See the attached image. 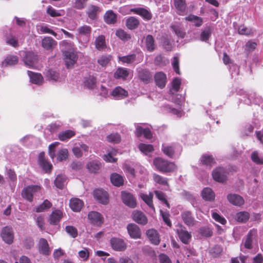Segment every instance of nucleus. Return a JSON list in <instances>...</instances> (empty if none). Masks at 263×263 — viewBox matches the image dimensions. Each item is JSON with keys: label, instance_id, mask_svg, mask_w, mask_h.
<instances>
[{"label": "nucleus", "instance_id": "f03ea898", "mask_svg": "<svg viewBox=\"0 0 263 263\" xmlns=\"http://www.w3.org/2000/svg\"><path fill=\"white\" fill-rule=\"evenodd\" d=\"M153 164L157 170L162 173L172 172L177 169L174 163L159 157L154 159Z\"/></svg>", "mask_w": 263, "mask_h": 263}, {"label": "nucleus", "instance_id": "72a5a7b5", "mask_svg": "<svg viewBox=\"0 0 263 263\" xmlns=\"http://www.w3.org/2000/svg\"><path fill=\"white\" fill-rule=\"evenodd\" d=\"M67 183V178L64 175L60 174L57 176L55 180L54 184L57 187L62 189Z\"/></svg>", "mask_w": 263, "mask_h": 263}, {"label": "nucleus", "instance_id": "6ab92c4d", "mask_svg": "<svg viewBox=\"0 0 263 263\" xmlns=\"http://www.w3.org/2000/svg\"><path fill=\"white\" fill-rule=\"evenodd\" d=\"M130 11L141 16L144 19L146 20H150L152 17L151 13L147 9L143 8H132L130 9Z\"/></svg>", "mask_w": 263, "mask_h": 263}, {"label": "nucleus", "instance_id": "9d476101", "mask_svg": "<svg viewBox=\"0 0 263 263\" xmlns=\"http://www.w3.org/2000/svg\"><path fill=\"white\" fill-rule=\"evenodd\" d=\"M126 229L130 237L133 239L140 238L141 233L139 227L135 223H129Z\"/></svg>", "mask_w": 263, "mask_h": 263}, {"label": "nucleus", "instance_id": "680f3d73", "mask_svg": "<svg viewBox=\"0 0 263 263\" xmlns=\"http://www.w3.org/2000/svg\"><path fill=\"white\" fill-rule=\"evenodd\" d=\"M153 179L155 182H156L157 183L162 185L167 184V180L166 178H164L156 174H154Z\"/></svg>", "mask_w": 263, "mask_h": 263}, {"label": "nucleus", "instance_id": "37998d69", "mask_svg": "<svg viewBox=\"0 0 263 263\" xmlns=\"http://www.w3.org/2000/svg\"><path fill=\"white\" fill-rule=\"evenodd\" d=\"M185 20L193 23L196 27H200L203 24L202 18L194 15H190L185 17Z\"/></svg>", "mask_w": 263, "mask_h": 263}, {"label": "nucleus", "instance_id": "3c124183", "mask_svg": "<svg viewBox=\"0 0 263 263\" xmlns=\"http://www.w3.org/2000/svg\"><path fill=\"white\" fill-rule=\"evenodd\" d=\"M37 29L43 33H49L56 37L57 39H60L61 37H57V34L54 31L49 28L47 25H42L39 26Z\"/></svg>", "mask_w": 263, "mask_h": 263}, {"label": "nucleus", "instance_id": "7ed1b4c3", "mask_svg": "<svg viewBox=\"0 0 263 263\" xmlns=\"http://www.w3.org/2000/svg\"><path fill=\"white\" fill-rule=\"evenodd\" d=\"M91 31V27L86 25L80 26L77 29V37L79 42L83 43L84 48L87 46V44L90 40Z\"/></svg>", "mask_w": 263, "mask_h": 263}, {"label": "nucleus", "instance_id": "412c9836", "mask_svg": "<svg viewBox=\"0 0 263 263\" xmlns=\"http://www.w3.org/2000/svg\"><path fill=\"white\" fill-rule=\"evenodd\" d=\"M28 75L30 78V81L33 84L40 85L43 82V78L41 74L28 70Z\"/></svg>", "mask_w": 263, "mask_h": 263}, {"label": "nucleus", "instance_id": "2eb2a0df", "mask_svg": "<svg viewBox=\"0 0 263 263\" xmlns=\"http://www.w3.org/2000/svg\"><path fill=\"white\" fill-rule=\"evenodd\" d=\"M110 95L116 100L123 99L128 96V92L120 86L116 87L112 91Z\"/></svg>", "mask_w": 263, "mask_h": 263}, {"label": "nucleus", "instance_id": "0eeeda50", "mask_svg": "<svg viewBox=\"0 0 263 263\" xmlns=\"http://www.w3.org/2000/svg\"><path fill=\"white\" fill-rule=\"evenodd\" d=\"M176 232L180 240L185 244L188 243L192 237V234L189 232L182 225H180L176 229Z\"/></svg>", "mask_w": 263, "mask_h": 263}, {"label": "nucleus", "instance_id": "a211bd4d", "mask_svg": "<svg viewBox=\"0 0 263 263\" xmlns=\"http://www.w3.org/2000/svg\"><path fill=\"white\" fill-rule=\"evenodd\" d=\"M132 215L133 220L137 223L142 225H145L147 223V219L142 212L134 211Z\"/></svg>", "mask_w": 263, "mask_h": 263}, {"label": "nucleus", "instance_id": "c03bdc74", "mask_svg": "<svg viewBox=\"0 0 263 263\" xmlns=\"http://www.w3.org/2000/svg\"><path fill=\"white\" fill-rule=\"evenodd\" d=\"M145 45L147 50L150 52L154 50L155 48V41L152 35H148L145 38Z\"/></svg>", "mask_w": 263, "mask_h": 263}, {"label": "nucleus", "instance_id": "473e14b6", "mask_svg": "<svg viewBox=\"0 0 263 263\" xmlns=\"http://www.w3.org/2000/svg\"><path fill=\"white\" fill-rule=\"evenodd\" d=\"M104 19L107 24H114L117 21V15L112 10H108L104 14Z\"/></svg>", "mask_w": 263, "mask_h": 263}, {"label": "nucleus", "instance_id": "2f4dec72", "mask_svg": "<svg viewBox=\"0 0 263 263\" xmlns=\"http://www.w3.org/2000/svg\"><path fill=\"white\" fill-rule=\"evenodd\" d=\"M128 74L129 72L126 68L120 67L115 72L114 77L116 79L126 80Z\"/></svg>", "mask_w": 263, "mask_h": 263}, {"label": "nucleus", "instance_id": "dca6fc26", "mask_svg": "<svg viewBox=\"0 0 263 263\" xmlns=\"http://www.w3.org/2000/svg\"><path fill=\"white\" fill-rule=\"evenodd\" d=\"M89 149V147L84 143L76 144L72 148V152L74 155L77 157L80 158L82 157L83 152H87Z\"/></svg>", "mask_w": 263, "mask_h": 263}, {"label": "nucleus", "instance_id": "c9c22d12", "mask_svg": "<svg viewBox=\"0 0 263 263\" xmlns=\"http://www.w3.org/2000/svg\"><path fill=\"white\" fill-rule=\"evenodd\" d=\"M212 28L210 26L205 27L200 35V40L206 42L210 37L212 34Z\"/></svg>", "mask_w": 263, "mask_h": 263}, {"label": "nucleus", "instance_id": "de8ad7c7", "mask_svg": "<svg viewBox=\"0 0 263 263\" xmlns=\"http://www.w3.org/2000/svg\"><path fill=\"white\" fill-rule=\"evenodd\" d=\"M139 24V21L135 17H130L126 21V25L129 29H134L137 28Z\"/></svg>", "mask_w": 263, "mask_h": 263}, {"label": "nucleus", "instance_id": "5701e85b", "mask_svg": "<svg viewBox=\"0 0 263 263\" xmlns=\"http://www.w3.org/2000/svg\"><path fill=\"white\" fill-rule=\"evenodd\" d=\"M43 47L47 50L54 48L57 45V42L51 37L46 36L43 38L42 41Z\"/></svg>", "mask_w": 263, "mask_h": 263}, {"label": "nucleus", "instance_id": "ea45409f", "mask_svg": "<svg viewBox=\"0 0 263 263\" xmlns=\"http://www.w3.org/2000/svg\"><path fill=\"white\" fill-rule=\"evenodd\" d=\"M110 181L115 186H120L123 184L124 180L122 176L114 173L110 176Z\"/></svg>", "mask_w": 263, "mask_h": 263}, {"label": "nucleus", "instance_id": "20e7f679", "mask_svg": "<svg viewBox=\"0 0 263 263\" xmlns=\"http://www.w3.org/2000/svg\"><path fill=\"white\" fill-rule=\"evenodd\" d=\"M23 61L25 65L29 68H36L38 62V58L37 55L33 52H24Z\"/></svg>", "mask_w": 263, "mask_h": 263}, {"label": "nucleus", "instance_id": "f3484780", "mask_svg": "<svg viewBox=\"0 0 263 263\" xmlns=\"http://www.w3.org/2000/svg\"><path fill=\"white\" fill-rule=\"evenodd\" d=\"M228 201L232 204L240 206L245 202L243 198L239 195L236 194H230L227 196Z\"/></svg>", "mask_w": 263, "mask_h": 263}, {"label": "nucleus", "instance_id": "69168bd1", "mask_svg": "<svg viewBox=\"0 0 263 263\" xmlns=\"http://www.w3.org/2000/svg\"><path fill=\"white\" fill-rule=\"evenodd\" d=\"M66 232L72 237L75 238L78 235V231L76 228L73 226H66L65 228Z\"/></svg>", "mask_w": 263, "mask_h": 263}, {"label": "nucleus", "instance_id": "cd10ccee", "mask_svg": "<svg viewBox=\"0 0 263 263\" xmlns=\"http://www.w3.org/2000/svg\"><path fill=\"white\" fill-rule=\"evenodd\" d=\"M256 235L257 231L256 230L252 229L249 232L244 243V246L246 248L248 249L252 248V241L255 238Z\"/></svg>", "mask_w": 263, "mask_h": 263}, {"label": "nucleus", "instance_id": "7c9ffc66", "mask_svg": "<svg viewBox=\"0 0 263 263\" xmlns=\"http://www.w3.org/2000/svg\"><path fill=\"white\" fill-rule=\"evenodd\" d=\"M99 11L100 9L98 7L95 5H90L87 9L86 14L89 18L95 20L97 18Z\"/></svg>", "mask_w": 263, "mask_h": 263}, {"label": "nucleus", "instance_id": "13d9d810", "mask_svg": "<svg viewBox=\"0 0 263 263\" xmlns=\"http://www.w3.org/2000/svg\"><path fill=\"white\" fill-rule=\"evenodd\" d=\"M111 55H102L98 60V63L102 67H105L111 60Z\"/></svg>", "mask_w": 263, "mask_h": 263}, {"label": "nucleus", "instance_id": "bf43d9fd", "mask_svg": "<svg viewBox=\"0 0 263 263\" xmlns=\"http://www.w3.org/2000/svg\"><path fill=\"white\" fill-rule=\"evenodd\" d=\"M78 254L79 257L82 259V260L86 261L88 260L89 256V249L86 248H83L82 250L79 251Z\"/></svg>", "mask_w": 263, "mask_h": 263}, {"label": "nucleus", "instance_id": "79ce46f5", "mask_svg": "<svg viewBox=\"0 0 263 263\" xmlns=\"http://www.w3.org/2000/svg\"><path fill=\"white\" fill-rule=\"evenodd\" d=\"M74 135L75 133L74 131L71 130H67L60 133L59 134L58 137L61 141H67Z\"/></svg>", "mask_w": 263, "mask_h": 263}, {"label": "nucleus", "instance_id": "f704fd0d", "mask_svg": "<svg viewBox=\"0 0 263 263\" xmlns=\"http://www.w3.org/2000/svg\"><path fill=\"white\" fill-rule=\"evenodd\" d=\"M173 3L179 14H181L185 12L186 7L185 0H173Z\"/></svg>", "mask_w": 263, "mask_h": 263}, {"label": "nucleus", "instance_id": "a18cd8bd", "mask_svg": "<svg viewBox=\"0 0 263 263\" xmlns=\"http://www.w3.org/2000/svg\"><path fill=\"white\" fill-rule=\"evenodd\" d=\"M47 13L51 17H57L64 15L65 11L63 10H57L51 6H49L47 9Z\"/></svg>", "mask_w": 263, "mask_h": 263}, {"label": "nucleus", "instance_id": "e433bc0d", "mask_svg": "<svg viewBox=\"0 0 263 263\" xmlns=\"http://www.w3.org/2000/svg\"><path fill=\"white\" fill-rule=\"evenodd\" d=\"M202 197L205 200L208 201H212L215 198V194L211 189L209 187H205L203 189L202 191Z\"/></svg>", "mask_w": 263, "mask_h": 263}, {"label": "nucleus", "instance_id": "b1692460", "mask_svg": "<svg viewBox=\"0 0 263 263\" xmlns=\"http://www.w3.org/2000/svg\"><path fill=\"white\" fill-rule=\"evenodd\" d=\"M146 235L150 241L154 245H157L160 242V237L157 231L154 229L147 231Z\"/></svg>", "mask_w": 263, "mask_h": 263}, {"label": "nucleus", "instance_id": "6e6552de", "mask_svg": "<svg viewBox=\"0 0 263 263\" xmlns=\"http://www.w3.org/2000/svg\"><path fill=\"white\" fill-rule=\"evenodd\" d=\"M110 243L112 249L117 251H123L127 248L125 241L119 238L113 237L111 238Z\"/></svg>", "mask_w": 263, "mask_h": 263}, {"label": "nucleus", "instance_id": "4be33fe9", "mask_svg": "<svg viewBox=\"0 0 263 263\" xmlns=\"http://www.w3.org/2000/svg\"><path fill=\"white\" fill-rule=\"evenodd\" d=\"M39 250L40 253L44 255H48L51 251L46 239L41 238L39 243Z\"/></svg>", "mask_w": 263, "mask_h": 263}, {"label": "nucleus", "instance_id": "1a4fd4ad", "mask_svg": "<svg viewBox=\"0 0 263 263\" xmlns=\"http://www.w3.org/2000/svg\"><path fill=\"white\" fill-rule=\"evenodd\" d=\"M1 237L3 240L8 244L13 242L14 236L12 228L9 227H4L1 232Z\"/></svg>", "mask_w": 263, "mask_h": 263}, {"label": "nucleus", "instance_id": "f8f14e48", "mask_svg": "<svg viewBox=\"0 0 263 263\" xmlns=\"http://www.w3.org/2000/svg\"><path fill=\"white\" fill-rule=\"evenodd\" d=\"M162 151L163 153L169 157H173L175 155L180 154L181 148L180 146H164L163 145Z\"/></svg>", "mask_w": 263, "mask_h": 263}, {"label": "nucleus", "instance_id": "5fc2aeb1", "mask_svg": "<svg viewBox=\"0 0 263 263\" xmlns=\"http://www.w3.org/2000/svg\"><path fill=\"white\" fill-rule=\"evenodd\" d=\"M119 60L120 61L127 64H130L133 63L136 60V55L135 54L128 55L123 57H119Z\"/></svg>", "mask_w": 263, "mask_h": 263}, {"label": "nucleus", "instance_id": "052dcab7", "mask_svg": "<svg viewBox=\"0 0 263 263\" xmlns=\"http://www.w3.org/2000/svg\"><path fill=\"white\" fill-rule=\"evenodd\" d=\"M238 32L240 35H249L253 33V30L250 28L241 25L239 27Z\"/></svg>", "mask_w": 263, "mask_h": 263}, {"label": "nucleus", "instance_id": "603ef678", "mask_svg": "<svg viewBox=\"0 0 263 263\" xmlns=\"http://www.w3.org/2000/svg\"><path fill=\"white\" fill-rule=\"evenodd\" d=\"M52 204L48 200H45L43 202L36 208L35 211L37 213L44 212L51 208Z\"/></svg>", "mask_w": 263, "mask_h": 263}, {"label": "nucleus", "instance_id": "4c0bfd02", "mask_svg": "<svg viewBox=\"0 0 263 263\" xmlns=\"http://www.w3.org/2000/svg\"><path fill=\"white\" fill-rule=\"evenodd\" d=\"M96 78L93 76H89L84 79V84L88 88L92 89L96 85Z\"/></svg>", "mask_w": 263, "mask_h": 263}, {"label": "nucleus", "instance_id": "e2e57ef3", "mask_svg": "<svg viewBox=\"0 0 263 263\" xmlns=\"http://www.w3.org/2000/svg\"><path fill=\"white\" fill-rule=\"evenodd\" d=\"M106 139L109 142L118 143L120 142L121 138L118 134L113 133L107 136Z\"/></svg>", "mask_w": 263, "mask_h": 263}, {"label": "nucleus", "instance_id": "a19ab883", "mask_svg": "<svg viewBox=\"0 0 263 263\" xmlns=\"http://www.w3.org/2000/svg\"><path fill=\"white\" fill-rule=\"evenodd\" d=\"M17 62L18 58L16 56L10 55L5 58L2 65V66H12L17 64Z\"/></svg>", "mask_w": 263, "mask_h": 263}, {"label": "nucleus", "instance_id": "bb28decb", "mask_svg": "<svg viewBox=\"0 0 263 263\" xmlns=\"http://www.w3.org/2000/svg\"><path fill=\"white\" fill-rule=\"evenodd\" d=\"M83 205V201L77 198H72L69 202V206L74 212L80 211Z\"/></svg>", "mask_w": 263, "mask_h": 263}, {"label": "nucleus", "instance_id": "423d86ee", "mask_svg": "<svg viewBox=\"0 0 263 263\" xmlns=\"http://www.w3.org/2000/svg\"><path fill=\"white\" fill-rule=\"evenodd\" d=\"M227 171L222 167H218L213 170L212 176L213 179L219 182H223L227 180Z\"/></svg>", "mask_w": 263, "mask_h": 263}, {"label": "nucleus", "instance_id": "8fccbe9b", "mask_svg": "<svg viewBox=\"0 0 263 263\" xmlns=\"http://www.w3.org/2000/svg\"><path fill=\"white\" fill-rule=\"evenodd\" d=\"M96 48L99 50L103 49L105 47V37L100 35L97 37L95 41Z\"/></svg>", "mask_w": 263, "mask_h": 263}, {"label": "nucleus", "instance_id": "58836bf2", "mask_svg": "<svg viewBox=\"0 0 263 263\" xmlns=\"http://www.w3.org/2000/svg\"><path fill=\"white\" fill-rule=\"evenodd\" d=\"M140 197L149 208H152L153 210H154V207L152 201L153 195L152 193H149L148 195L143 193H140Z\"/></svg>", "mask_w": 263, "mask_h": 263}, {"label": "nucleus", "instance_id": "c85d7f7f", "mask_svg": "<svg viewBox=\"0 0 263 263\" xmlns=\"http://www.w3.org/2000/svg\"><path fill=\"white\" fill-rule=\"evenodd\" d=\"M63 216V214L60 210L53 211L50 215L49 222L52 224H57Z\"/></svg>", "mask_w": 263, "mask_h": 263}, {"label": "nucleus", "instance_id": "4d7b16f0", "mask_svg": "<svg viewBox=\"0 0 263 263\" xmlns=\"http://www.w3.org/2000/svg\"><path fill=\"white\" fill-rule=\"evenodd\" d=\"M68 156V151L66 148H62L60 149L57 153V159L62 161L66 160Z\"/></svg>", "mask_w": 263, "mask_h": 263}, {"label": "nucleus", "instance_id": "39448f33", "mask_svg": "<svg viewBox=\"0 0 263 263\" xmlns=\"http://www.w3.org/2000/svg\"><path fill=\"white\" fill-rule=\"evenodd\" d=\"M41 187L38 185H30L24 189L22 191V196L28 201L31 202L33 200V195L40 191Z\"/></svg>", "mask_w": 263, "mask_h": 263}, {"label": "nucleus", "instance_id": "774afa93", "mask_svg": "<svg viewBox=\"0 0 263 263\" xmlns=\"http://www.w3.org/2000/svg\"><path fill=\"white\" fill-rule=\"evenodd\" d=\"M172 28L178 37L183 38L185 36V32L180 27L177 26H172Z\"/></svg>", "mask_w": 263, "mask_h": 263}, {"label": "nucleus", "instance_id": "864d4df0", "mask_svg": "<svg viewBox=\"0 0 263 263\" xmlns=\"http://www.w3.org/2000/svg\"><path fill=\"white\" fill-rule=\"evenodd\" d=\"M139 148L142 153L145 155H147L154 150L152 145L144 143H140L139 145Z\"/></svg>", "mask_w": 263, "mask_h": 263}, {"label": "nucleus", "instance_id": "0e129e2a", "mask_svg": "<svg viewBox=\"0 0 263 263\" xmlns=\"http://www.w3.org/2000/svg\"><path fill=\"white\" fill-rule=\"evenodd\" d=\"M164 108L166 111L171 112L174 115H176L177 117H181L182 115V112L180 110L172 108L168 105H165L164 106Z\"/></svg>", "mask_w": 263, "mask_h": 263}, {"label": "nucleus", "instance_id": "09e8293b", "mask_svg": "<svg viewBox=\"0 0 263 263\" xmlns=\"http://www.w3.org/2000/svg\"><path fill=\"white\" fill-rule=\"evenodd\" d=\"M249 217V213L245 211L238 212L236 215V219L239 222H246Z\"/></svg>", "mask_w": 263, "mask_h": 263}, {"label": "nucleus", "instance_id": "6e6d98bb", "mask_svg": "<svg viewBox=\"0 0 263 263\" xmlns=\"http://www.w3.org/2000/svg\"><path fill=\"white\" fill-rule=\"evenodd\" d=\"M116 35L121 40L126 41L130 39V34L127 33L122 29H118L116 31Z\"/></svg>", "mask_w": 263, "mask_h": 263}, {"label": "nucleus", "instance_id": "49530a36", "mask_svg": "<svg viewBox=\"0 0 263 263\" xmlns=\"http://www.w3.org/2000/svg\"><path fill=\"white\" fill-rule=\"evenodd\" d=\"M201 163L203 165L211 166L214 163V158L212 156L208 155H203L200 158Z\"/></svg>", "mask_w": 263, "mask_h": 263}, {"label": "nucleus", "instance_id": "4468645a", "mask_svg": "<svg viewBox=\"0 0 263 263\" xmlns=\"http://www.w3.org/2000/svg\"><path fill=\"white\" fill-rule=\"evenodd\" d=\"M123 202L128 206L134 208L136 206V201L133 195L125 192H122Z\"/></svg>", "mask_w": 263, "mask_h": 263}, {"label": "nucleus", "instance_id": "ddd939ff", "mask_svg": "<svg viewBox=\"0 0 263 263\" xmlns=\"http://www.w3.org/2000/svg\"><path fill=\"white\" fill-rule=\"evenodd\" d=\"M88 217L92 224L97 226H101L104 221V218L102 215L96 211L89 212Z\"/></svg>", "mask_w": 263, "mask_h": 263}, {"label": "nucleus", "instance_id": "a878e982", "mask_svg": "<svg viewBox=\"0 0 263 263\" xmlns=\"http://www.w3.org/2000/svg\"><path fill=\"white\" fill-rule=\"evenodd\" d=\"M155 81L156 85L159 87L162 88L165 86L166 82V75L162 72H157L155 75Z\"/></svg>", "mask_w": 263, "mask_h": 263}, {"label": "nucleus", "instance_id": "c756f323", "mask_svg": "<svg viewBox=\"0 0 263 263\" xmlns=\"http://www.w3.org/2000/svg\"><path fill=\"white\" fill-rule=\"evenodd\" d=\"M138 76L145 83H148L152 79V76L149 71L144 69L140 68L138 70Z\"/></svg>", "mask_w": 263, "mask_h": 263}, {"label": "nucleus", "instance_id": "f257e3e1", "mask_svg": "<svg viewBox=\"0 0 263 263\" xmlns=\"http://www.w3.org/2000/svg\"><path fill=\"white\" fill-rule=\"evenodd\" d=\"M61 45L70 48L69 50H65L64 52V60L65 64L67 68L72 67L77 62L78 57L76 51L73 49V44L71 42H68L66 41L61 42Z\"/></svg>", "mask_w": 263, "mask_h": 263}, {"label": "nucleus", "instance_id": "aec40b11", "mask_svg": "<svg viewBox=\"0 0 263 263\" xmlns=\"http://www.w3.org/2000/svg\"><path fill=\"white\" fill-rule=\"evenodd\" d=\"M181 218L184 223L189 227L193 226L196 221L190 211H184L181 214Z\"/></svg>", "mask_w": 263, "mask_h": 263}, {"label": "nucleus", "instance_id": "338daca9", "mask_svg": "<svg viewBox=\"0 0 263 263\" xmlns=\"http://www.w3.org/2000/svg\"><path fill=\"white\" fill-rule=\"evenodd\" d=\"M252 160L256 164H263V157H259L257 152H254L251 154Z\"/></svg>", "mask_w": 263, "mask_h": 263}, {"label": "nucleus", "instance_id": "9b49d317", "mask_svg": "<svg viewBox=\"0 0 263 263\" xmlns=\"http://www.w3.org/2000/svg\"><path fill=\"white\" fill-rule=\"evenodd\" d=\"M94 198L101 203L105 204L108 203L107 193L101 189H96L93 191Z\"/></svg>", "mask_w": 263, "mask_h": 263}, {"label": "nucleus", "instance_id": "393cba45", "mask_svg": "<svg viewBox=\"0 0 263 263\" xmlns=\"http://www.w3.org/2000/svg\"><path fill=\"white\" fill-rule=\"evenodd\" d=\"M100 168L101 163L97 160L90 161L86 164V168L91 173H97Z\"/></svg>", "mask_w": 263, "mask_h": 263}]
</instances>
